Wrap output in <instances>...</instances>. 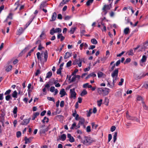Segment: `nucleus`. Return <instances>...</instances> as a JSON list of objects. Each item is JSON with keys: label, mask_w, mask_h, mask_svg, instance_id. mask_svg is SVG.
Masks as SVG:
<instances>
[{"label": "nucleus", "mask_w": 148, "mask_h": 148, "mask_svg": "<svg viewBox=\"0 0 148 148\" xmlns=\"http://www.w3.org/2000/svg\"><path fill=\"white\" fill-rule=\"evenodd\" d=\"M48 130V128L47 127L45 129H42L40 130V133L41 134H45L46 132Z\"/></svg>", "instance_id": "obj_34"}, {"label": "nucleus", "mask_w": 148, "mask_h": 148, "mask_svg": "<svg viewBox=\"0 0 148 148\" xmlns=\"http://www.w3.org/2000/svg\"><path fill=\"white\" fill-rule=\"evenodd\" d=\"M131 60L130 58H127L126 60L125 61L124 63V64H125L126 63L130 62L131 61Z\"/></svg>", "instance_id": "obj_50"}, {"label": "nucleus", "mask_w": 148, "mask_h": 148, "mask_svg": "<svg viewBox=\"0 0 148 148\" xmlns=\"http://www.w3.org/2000/svg\"><path fill=\"white\" fill-rule=\"evenodd\" d=\"M37 59L38 60L41 61L42 60V58L40 56V53L39 52H38L36 53Z\"/></svg>", "instance_id": "obj_37"}, {"label": "nucleus", "mask_w": 148, "mask_h": 148, "mask_svg": "<svg viewBox=\"0 0 148 148\" xmlns=\"http://www.w3.org/2000/svg\"><path fill=\"white\" fill-rule=\"evenodd\" d=\"M67 2H68L66 1V0H63L62 2L60 3L59 5L60 6H63L64 4H66Z\"/></svg>", "instance_id": "obj_38"}, {"label": "nucleus", "mask_w": 148, "mask_h": 148, "mask_svg": "<svg viewBox=\"0 0 148 148\" xmlns=\"http://www.w3.org/2000/svg\"><path fill=\"white\" fill-rule=\"evenodd\" d=\"M48 57V52L47 50H46L44 52V59L45 62H46L47 61Z\"/></svg>", "instance_id": "obj_16"}, {"label": "nucleus", "mask_w": 148, "mask_h": 148, "mask_svg": "<svg viewBox=\"0 0 148 148\" xmlns=\"http://www.w3.org/2000/svg\"><path fill=\"white\" fill-rule=\"evenodd\" d=\"M72 53L69 52H67L65 53V55L64 56V58L65 59H67L68 58L72 56Z\"/></svg>", "instance_id": "obj_15"}, {"label": "nucleus", "mask_w": 148, "mask_h": 148, "mask_svg": "<svg viewBox=\"0 0 148 148\" xmlns=\"http://www.w3.org/2000/svg\"><path fill=\"white\" fill-rule=\"evenodd\" d=\"M117 132H114L113 136V142L114 143H115L117 139Z\"/></svg>", "instance_id": "obj_26"}, {"label": "nucleus", "mask_w": 148, "mask_h": 148, "mask_svg": "<svg viewBox=\"0 0 148 148\" xmlns=\"http://www.w3.org/2000/svg\"><path fill=\"white\" fill-rule=\"evenodd\" d=\"M30 119H26L23 120L21 123V124L23 125H27L29 122Z\"/></svg>", "instance_id": "obj_10"}, {"label": "nucleus", "mask_w": 148, "mask_h": 148, "mask_svg": "<svg viewBox=\"0 0 148 148\" xmlns=\"http://www.w3.org/2000/svg\"><path fill=\"white\" fill-rule=\"evenodd\" d=\"M49 121V119L46 116L44 117L43 119L42 120V122L43 123H45V122L47 123Z\"/></svg>", "instance_id": "obj_25"}, {"label": "nucleus", "mask_w": 148, "mask_h": 148, "mask_svg": "<svg viewBox=\"0 0 148 148\" xmlns=\"http://www.w3.org/2000/svg\"><path fill=\"white\" fill-rule=\"evenodd\" d=\"M17 92L16 90H15L13 92L11 96L15 98L14 100H16V98H17Z\"/></svg>", "instance_id": "obj_17"}, {"label": "nucleus", "mask_w": 148, "mask_h": 148, "mask_svg": "<svg viewBox=\"0 0 148 148\" xmlns=\"http://www.w3.org/2000/svg\"><path fill=\"white\" fill-rule=\"evenodd\" d=\"M94 0H88L86 3L87 6H90L93 2Z\"/></svg>", "instance_id": "obj_29"}, {"label": "nucleus", "mask_w": 148, "mask_h": 148, "mask_svg": "<svg viewBox=\"0 0 148 148\" xmlns=\"http://www.w3.org/2000/svg\"><path fill=\"white\" fill-rule=\"evenodd\" d=\"M47 5V4L46 3V1H43L42 2L40 6V9H42V8H44Z\"/></svg>", "instance_id": "obj_12"}, {"label": "nucleus", "mask_w": 148, "mask_h": 148, "mask_svg": "<svg viewBox=\"0 0 148 148\" xmlns=\"http://www.w3.org/2000/svg\"><path fill=\"white\" fill-rule=\"evenodd\" d=\"M47 99L49 101H52L53 102H55V100L54 98L53 97H48Z\"/></svg>", "instance_id": "obj_51"}, {"label": "nucleus", "mask_w": 148, "mask_h": 148, "mask_svg": "<svg viewBox=\"0 0 148 148\" xmlns=\"http://www.w3.org/2000/svg\"><path fill=\"white\" fill-rule=\"evenodd\" d=\"M57 17V14L56 12H54L52 15L51 19L50 20L51 21H55Z\"/></svg>", "instance_id": "obj_13"}, {"label": "nucleus", "mask_w": 148, "mask_h": 148, "mask_svg": "<svg viewBox=\"0 0 148 148\" xmlns=\"http://www.w3.org/2000/svg\"><path fill=\"white\" fill-rule=\"evenodd\" d=\"M17 108L16 106H15L14 107L13 113L14 115L16 114V116H17Z\"/></svg>", "instance_id": "obj_33"}, {"label": "nucleus", "mask_w": 148, "mask_h": 148, "mask_svg": "<svg viewBox=\"0 0 148 148\" xmlns=\"http://www.w3.org/2000/svg\"><path fill=\"white\" fill-rule=\"evenodd\" d=\"M108 5H104L102 8V10L105 12V15L107 13V10H109L110 9V7H109Z\"/></svg>", "instance_id": "obj_8"}, {"label": "nucleus", "mask_w": 148, "mask_h": 148, "mask_svg": "<svg viewBox=\"0 0 148 148\" xmlns=\"http://www.w3.org/2000/svg\"><path fill=\"white\" fill-rule=\"evenodd\" d=\"M54 33H56V32L55 30V29L54 28H53L51 29L50 32V34L51 35H53Z\"/></svg>", "instance_id": "obj_41"}, {"label": "nucleus", "mask_w": 148, "mask_h": 148, "mask_svg": "<svg viewBox=\"0 0 148 148\" xmlns=\"http://www.w3.org/2000/svg\"><path fill=\"white\" fill-rule=\"evenodd\" d=\"M76 29V27H71V29L69 31V32H70L71 34H73L75 30Z\"/></svg>", "instance_id": "obj_22"}, {"label": "nucleus", "mask_w": 148, "mask_h": 148, "mask_svg": "<svg viewBox=\"0 0 148 148\" xmlns=\"http://www.w3.org/2000/svg\"><path fill=\"white\" fill-rule=\"evenodd\" d=\"M21 135V132L20 131H18L16 133V137L17 138L20 137Z\"/></svg>", "instance_id": "obj_46"}, {"label": "nucleus", "mask_w": 148, "mask_h": 148, "mask_svg": "<svg viewBox=\"0 0 148 148\" xmlns=\"http://www.w3.org/2000/svg\"><path fill=\"white\" fill-rule=\"evenodd\" d=\"M41 73V72L39 69H38L36 70L35 73V75L36 76H37L38 74Z\"/></svg>", "instance_id": "obj_53"}, {"label": "nucleus", "mask_w": 148, "mask_h": 148, "mask_svg": "<svg viewBox=\"0 0 148 148\" xmlns=\"http://www.w3.org/2000/svg\"><path fill=\"white\" fill-rule=\"evenodd\" d=\"M116 127L115 126H112L110 128V131L113 132L116 129Z\"/></svg>", "instance_id": "obj_58"}, {"label": "nucleus", "mask_w": 148, "mask_h": 148, "mask_svg": "<svg viewBox=\"0 0 148 148\" xmlns=\"http://www.w3.org/2000/svg\"><path fill=\"white\" fill-rule=\"evenodd\" d=\"M24 140L25 141V144H27L28 143H31V140H29V139L27 138V136H25L24 138Z\"/></svg>", "instance_id": "obj_27"}, {"label": "nucleus", "mask_w": 148, "mask_h": 148, "mask_svg": "<svg viewBox=\"0 0 148 148\" xmlns=\"http://www.w3.org/2000/svg\"><path fill=\"white\" fill-rule=\"evenodd\" d=\"M76 79V77L75 76H73L71 79V80H70L69 82V83H71L72 82H74V81H75Z\"/></svg>", "instance_id": "obj_60"}, {"label": "nucleus", "mask_w": 148, "mask_h": 148, "mask_svg": "<svg viewBox=\"0 0 148 148\" xmlns=\"http://www.w3.org/2000/svg\"><path fill=\"white\" fill-rule=\"evenodd\" d=\"M103 73L101 72H99L97 73L98 76L99 78H101L102 77Z\"/></svg>", "instance_id": "obj_45"}, {"label": "nucleus", "mask_w": 148, "mask_h": 148, "mask_svg": "<svg viewBox=\"0 0 148 148\" xmlns=\"http://www.w3.org/2000/svg\"><path fill=\"white\" fill-rule=\"evenodd\" d=\"M90 126L89 125L87 126L86 128V132H90Z\"/></svg>", "instance_id": "obj_56"}, {"label": "nucleus", "mask_w": 148, "mask_h": 148, "mask_svg": "<svg viewBox=\"0 0 148 148\" xmlns=\"http://www.w3.org/2000/svg\"><path fill=\"white\" fill-rule=\"evenodd\" d=\"M12 69V66L10 65L7 66L6 68L5 69V71L6 72H10L11 71Z\"/></svg>", "instance_id": "obj_18"}, {"label": "nucleus", "mask_w": 148, "mask_h": 148, "mask_svg": "<svg viewBox=\"0 0 148 148\" xmlns=\"http://www.w3.org/2000/svg\"><path fill=\"white\" fill-rule=\"evenodd\" d=\"M87 91L85 89H84L82 91V92L80 93V95L81 96H83L84 95L87 94Z\"/></svg>", "instance_id": "obj_24"}, {"label": "nucleus", "mask_w": 148, "mask_h": 148, "mask_svg": "<svg viewBox=\"0 0 148 148\" xmlns=\"http://www.w3.org/2000/svg\"><path fill=\"white\" fill-rule=\"evenodd\" d=\"M56 33L58 32V33H60L62 31V29L59 28H57L55 30Z\"/></svg>", "instance_id": "obj_44"}, {"label": "nucleus", "mask_w": 148, "mask_h": 148, "mask_svg": "<svg viewBox=\"0 0 148 148\" xmlns=\"http://www.w3.org/2000/svg\"><path fill=\"white\" fill-rule=\"evenodd\" d=\"M11 92V90L9 89L6 90L4 93L5 95H10V93Z\"/></svg>", "instance_id": "obj_42"}, {"label": "nucleus", "mask_w": 148, "mask_h": 148, "mask_svg": "<svg viewBox=\"0 0 148 148\" xmlns=\"http://www.w3.org/2000/svg\"><path fill=\"white\" fill-rule=\"evenodd\" d=\"M55 89V87L54 86H52L50 88V91L53 92H54Z\"/></svg>", "instance_id": "obj_55"}, {"label": "nucleus", "mask_w": 148, "mask_h": 148, "mask_svg": "<svg viewBox=\"0 0 148 148\" xmlns=\"http://www.w3.org/2000/svg\"><path fill=\"white\" fill-rule=\"evenodd\" d=\"M5 100L7 101H8L10 99H12L11 96L10 95H6L5 97Z\"/></svg>", "instance_id": "obj_30"}, {"label": "nucleus", "mask_w": 148, "mask_h": 148, "mask_svg": "<svg viewBox=\"0 0 148 148\" xmlns=\"http://www.w3.org/2000/svg\"><path fill=\"white\" fill-rule=\"evenodd\" d=\"M91 124L92 125V128L95 129H96L98 126L97 125L95 124V123L94 122L92 123Z\"/></svg>", "instance_id": "obj_39"}, {"label": "nucleus", "mask_w": 148, "mask_h": 148, "mask_svg": "<svg viewBox=\"0 0 148 148\" xmlns=\"http://www.w3.org/2000/svg\"><path fill=\"white\" fill-rule=\"evenodd\" d=\"M124 81V79L123 78H121V82H119L118 84L119 86H121L123 85V83Z\"/></svg>", "instance_id": "obj_57"}, {"label": "nucleus", "mask_w": 148, "mask_h": 148, "mask_svg": "<svg viewBox=\"0 0 148 148\" xmlns=\"http://www.w3.org/2000/svg\"><path fill=\"white\" fill-rule=\"evenodd\" d=\"M39 113L38 112H36V113H34L32 116V120H35V118L37 117V116L39 115Z\"/></svg>", "instance_id": "obj_19"}, {"label": "nucleus", "mask_w": 148, "mask_h": 148, "mask_svg": "<svg viewBox=\"0 0 148 148\" xmlns=\"http://www.w3.org/2000/svg\"><path fill=\"white\" fill-rule=\"evenodd\" d=\"M44 47L42 46L41 44H40V45H38V49L39 50H41L42 49H43Z\"/></svg>", "instance_id": "obj_54"}, {"label": "nucleus", "mask_w": 148, "mask_h": 148, "mask_svg": "<svg viewBox=\"0 0 148 148\" xmlns=\"http://www.w3.org/2000/svg\"><path fill=\"white\" fill-rule=\"evenodd\" d=\"M147 57L145 55H143L142 57V58L141 60L140 61L142 63H144L147 60Z\"/></svg>", "instance_id": "obj_21"}, {"label": "nucleus", "mask_w": 148, "mask_h": 148, "mask_svg": "<svg viewBox=\"0 0 148 148\" xmlns=\"http://www.w3.org/2000/svg\"><path fill=\"white\" fill-rule=\"evenodd\" d=\"M119 73L118 69H116L111 74V76L112 77H117Z\"/></svg>", "instance_id": "obj_6"}, {"label": "nucleus", "mask_w": 148, "mask_h": 148, "mask_svg": "<svg viewBox=\"0 0 148 148\" xmlns=\"http://www.w3.org/2000/svg\"><path fill=\"white\" fill-rule=\"evenodd\" d=\"M60 94L61 95L60 97H62L66 94V92L65 91V90L62 88L60 92Z\"/></svg>", "instance_id": "obj_11"}, {"label": "nucleus", "mask_w": 148, "mask_h": 148, "mask_svg": "<svg viewBox=\"0 0 148 148\" xmlns=\"http://www.w3.org/2000/svg\"><path fill=\"white\" fill-rule=\"evenodd\" d=\"M85 122V119L84 118H80L79 123L81 125H84Z\"/></svg>", "instance_id": "obj_28"}, {"label": "nucleus", "mask_w": 148, "mask_h": 148, "mask_svg": "<svg viewBox=\"0 0 148 148\" xmlns=\"http://www.w3.org/2000/svg\"><path fill=\"white\" fill-rule=\"evenodd\" d=\"M128 55L129 56H133L134 55L132 49H131L129 51Z\"/></svg>", "instance_id": "obj_48"}, {"label": "nucleus", "mask_w": 148, "mask_h": 148, "mask_svg": "<svg viewBox=\"0 0 148 148\" xmlns=\"http://www.w3.org/2000/svg\"><path fill=\"white\" fill-rule=\"evenodd\" d=\"M112 138L111 134H109L108 135V142H109Z\"/></svg>", "instance_id": "obj_59"}, {"label": "nucleus", "mask_w": 148, "mask_h": 148, "mask_svg": "<svg viewBox=\"0 0 148 148\" xmlns=\"http://www.w3.org/2000/svg\"><path fill=\"white\" fill-rule=\"evenodd\" d=\"M64 102L63 101H61L60 103V106L61 107H63L64 106Z\"/></svg>", "instance_id": "obj_63"}, {"label": "nucleus", "mask_w": 148, "mask_h": 148, "mask_svg": "<svg viewBox=\"0 0 148 148\" xmlns=\"http://www.w3.org/2000/svg\"><path fill=\"white\" fill-rule=\"evenodd\" d=\"M126 116L127 118L130 120L134 121H136L137 122L139 121V120L138 118L135 117L131 116L127 114V113H126Z\"/></svg>", "instance_id": "obj_3"}, {"label": "nucleus", "mask_w": 148, "mask_h": 148, "mask_svg": "<svg viewBox=\"0 0 148 148\" xmlns=\"http://www.w3.org/2000/svg\"><path fill=\"white\" fill-rule=\"evenodd\" d=\"M137 100L138 101H142H142H144V99L142 97L140 96H138L137 97Z\"/></svg>", "instance_id": "obj_43"}, {"label": "nucleus", "mask_w": 148, "mask_h": 148, "mask_svg": "<svg viewBox=\"0 0 148 148\" xmlns=\"http://www.w3.org/2000/svg\"><path fill=\"white\" fill-rule=\"evenodd\" d=\"M95 142V139L89 136H84V139L82 140L83 144L86 146L90 145L93 142Z\"/></svg>", "instance_id": "obj_1"}, {"label": "nucleus", "mask_w": 148, "mask_h": 148, "mask_svg": "<svg viewBox=\"0 0 148 148\" xmlns=\"http://www.w3.org/2000/svg\"><path fill=\"white\" fill-rule=\"evenodd\" d=\"M91 109H90L89 111L87 113V116L88 117H89L90 116L91 114H92V112H91Z\"/></svg>", "instance_id": "obj_62"}, {"label": "nucleus", "mask_w": 148, "mask_h": 148, "mask_svg": "<svg viewBox=\"0 0 148 148\" xmlns=\"http://www.w3.org/2000/svg\"><path fill=\"white\" fill-rule=\"evenodd\" d=\"M130 29L129 27L126 28L124 30V32L125 34H127L129 32Z\"/></svg>", "instance_id": "obj_36"}, {"label": "nucleus", "mask_w": 148, "mask_h": 148, "mask_svg": "<svg viewBox=\"0 0 148 148\" xmlns=\"http://www.w3.org/2000/svg\"><path fill=\"white\" fill-rule=\"evenodd\" d=\"M143 106V108L146 110H148V106H147L145 103L144 101H142Z\"/></svg>", "instance_id": "obj_23"}, {"label": "nucleus", "mask_w": 148, "mask_h": 148, "mask_svg": "<svg viewBox=\"0 0 148 148\" xmlns=\"http://www.w3.org/2000/svg\"><path fill=\"white\" fill-rule=\"evenodd\" d=\"M91 42L92 43L95 45L97 43V40L95 38L92 39L91 40Z\"/></svg>", "instance_id": "obj_40"}, {"label": "nucleus", "mask_w": 148, "mask_h": 148, "mask_svg": "<svg viewBox=\"0 0 148 148\" xmlns=\"http://www.w3.org/2000/svg\"><path fill=\"white\" fill-rule=\"evenodd\" d=\"M67 138H69V140L71 143H73L75 141L74 138L71 136L70 134H67Z\"/></svg>", "instance_id": "obj_9"}, {"label": "nucleus", "mask_w": 148, "mask_h": 148, "mask_svg": "<svg viewBox=\"0 0 148 148\" xmlns=\"http://www.w3.org/2000/svg\"><path fill=\"white\" fill-rule=\"evenodd\" d=\"M86 32V31L85 30L83 29L82 30H80V36L81 37H82L83 35H84V33Z\"/></svg>", "instance_id": "obj_52"}, {"label": "nucleus", "mask_w": 148, "mask_h": 148, "mask_svg": "<svg viewBox=\"0 0 148 148\" xmlns=\"http://www.w3.org/2000/svg\"><path fill=\"white\" fill-rule=\"evenodd\" d=\"M109 89L106 88H103V95L104 96L107 95L109 93Z\"/></svg>", "instance_id": "obj_7"}, {"label": "nucleus", "mask_w": 148, "mask_h": 148, "mask_svg": "<svg viewBox=\"0 0 148 148\" xmlns=\"http://www.w3.org/2000/svg\"><path fill=\"white\" fill-rule=\"evenodd\" d=\"M29 49L28 48V47L25 48L19 53V56H22L23 54L26 53Z\"/></svg>", "instance_id": "obj_14"}, {"label": "nucleus", "mask_w": 148, "mask_h": 148, "mask_svg": "<svg viewBox=\"0 0 148 148\" xmlns=\"http://www.w3.org/2000/svg\"><path fill=\"white\" fill-rule=\"evenodd\" d=\"M102 99H101L99 101H97V105L99 106H100L101 105L102 103Z\"/></svg>", "instance_id": "obj_47"}, {"label": "nucleus", "mask_w": 148, "mask_h": 148, "mask_svg": "<svg viewBox=\"0 0 148 148\" xmlns=\"http://www.w3.org/2000/svg\"><path fill=\"white\" fill-rule=\"evenodd\" d=\"M54 81H55V79L54 78L50 79L48 82V84L45 85V87L46 88H49L50 87L49 84H53V83L54 84Z\"/></svg>", "instance_id": "obj_5"}, {"label": "nucleus", "mask_w": 148, "mask_h": 148, "mask_svg": "<svg viewBox=\"0 0 148 148\" xmlns=\"http://www.w3.org/2000/svg\"><path fill=\"white\" fill-rule=\"evenodd\" d=\"M52 73L51 71H49L47 73L46 78H50L52 75Z\"/></svg>", "instance_id": "obj_35"}, {"label": "nucleus", "mask_w": 148, "mask_h": 148, "mask_svg": "<svg viewBox=\"0 0 148 148\" xmlns=\"http://www.w3.org/2000/svg\"><path fill=\"white\" fill-rule=\"evenodd\" d=\"M90 77H95L96 76V75L95 73H93L89 74Z\"/></svg>", "instance_id": "obj_61"}, {"label": "nucleus", "mask_w": 148, "mask_h": 148, "mask_svg": "<svg viewBox=\"0 0 148 148\" xmlns=\"http://www.w3.org/2000/svg\"><path fill=\"white\" fill-rule=\"evenodd\" d=\"M80 124L78 123L77 125H76V123L75 122H74L72 125L71 126L70 128L71 130H73L74 128L75 129H77L80 128Z\"/></svg>", "instance_id": "obj_4"}, {"label": "nucleus", "mask_w": 148, "mask_h": 148, "mask_svg": "<svg viewBox=\"0 0 148 148\" xmlns=\"http://www.w3.org/2000/svg\"><path fill=\"white\" fill-rule=\"evenodd\" d=\"M103 88H99L97 89V92L99 94H103Z\"/></svg>", "instance_id": "obj_32"}, {"label": "nucleus", "mask_w": 148, "mask_h": 148, "mask_svg": "<svg viewBox=\"0 0 148 148\" xmlns=\"http://www.w3.org/2000/svg\"><path fill=\"white\" fill-rule=\"evenodd\" d=\"M72 61L71 60L69 61L66 64V66L67 67H69L71 66Z\"/></svg>", "instance_id": "obj_49"}, {"label": "nucleus", "mask_w": 148, "mask_h": 148, "mask_svg": "<svg viewBox=\"0 0 148 148\" xmlns=\"http://www.w3.org/2000/svg\"><path fill=\"white\" fill-rule=\"evenodd\" d=\"M66 138V135L65 134H63L60 137L59 139L60 140H61L62 141H63L65 140Z\"/></svg>", "instance_id": "obj_20"}, {"label": "nucleus", "mask_w": 148, "mask_h": 148, "mask_svg": "<svg viewBox=\"0 0 148 148\" xmlns=\"http://www.w3.org/2000/svg\"><path fill=\"white\" fill-rule=\"evenodd\" d=\"M24 30L23 29L22 27L19 28V29L18 31V34L20 35L22 34Z\"/></svg>", "instance_id": "obj_31"}, {"label": "nucleus", "mask_w": 148, "mask_h": 148, "mask_svg": "<svg viewBox=\"0 0 148 148\" xmlns=\"http://www.w3.org/2000/svg\"><path fill=\"white\" fill-rule=\"evenodd\" d=\"M70 91L71 93V96L70 97V98L71 99L73 98L74 99H75L77 95L75 91V88L71 89Z\"/></svg>", "instance_id": "obj_2"}, {"label": "nucleus", "mask_w": 148, "mask_h": 148, "mask_svg": "<svg viewBox=\"0 0 148 148\" xmlns=\"http://www.w3.org/2000/svg\"><path fill=\"white\" fill-rule=\"evenodd\" d=\"M46 112V110H45L43 111L42 112L41 114H40V115L42 116H44L45 115V113Z\"/></svg>", "instance_id": "obj_64"}]
</instances>
